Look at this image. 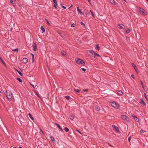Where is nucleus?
Masks as SVG:
<instances>
[{
	"label": "nucleus",
	"instance_id": "obj_54",
	"mask_svg": "<svg viewBox=\"0 0 148 148\" xmlns=\"http://www.w3.org/2000/svg\"><path fill=\"white\" fill-rule=\"evenodd\" d=\"M32 63H34V58H32Z\"/></svg>",
	"mask_w": 148,
	"mask_h": 148
},
{
	"label": "nucleus",
	"instance_id": "obj_27",
	"mask_svg": "<svg viewBox=\"0 0 148 148\" xmlns=\"http://www.w3.org/2000/svg\"><path fill=\"white\" fill-rule=\"evenodd\" d=\"M70 119L71 120H73L74 119V116L71 115H70L69 116Z\"/></svg>",
	"mask_w": 148,
	"mask_h": 148
},
{
	"label": "nucleus",
	"instance_id": "obj_18",
	"mask_svg": "<svg viewBox=\"0 0 148 148\" xmlns=\"http://www.w3.org/2000/svg\"><path fill=\"white\" fill-rule=\"evenodd\" d=\"M61 55L63 56H65L66 54V52L63 50H62L61 52Z\"/></svg>",
	"mask_w": 148,
	"mask_h": 148
},
{
	"label": "nucleus",
	"instance_id": "obj_59",
	"mask_svg": "<svg viewBox=\"0 0 148 148\" xmlns=\"http://www.w3.org/2000/svg\"><path fill=\"white\" fill-rule=\"evenodd\" d=\"M124 0V1H125L126 2V0Z\"/></svg>",
	"mask_w": 148,
	"mask_h": 148
},
{
	"label": "nucleus",
	"instance_id": "obj_55",
	"mask_svg": "<svg viewBox=\"0 0 148 148\" xmlns=\"http://www.w3.org/2000/svg\"><path fill=\"white\" fill-rule=\"evenodd\" d=\"M108 145H110V146L112 147H113V146H112L111 145H110V144L109 143H108Z\"/></svg>",
	"mask_w": 148,
	"mask_h": 148
},
{
	"label": "nucleus",
	"instance_id": "obj_1",
	"mask_svg": "<svg viewBox=\"0 0 148 148\" xmlns=\"http://www.w3.org/2000/svg\"><path fill=\"white\" fill-rule=\"evenodd\" d=\"M6 96L9 101L11 100L12 99L13 95L12 93L10 91H6V93H5Z\"/></svg>",
	"mask_w": 148,
	"mask_h": 148
},
{
	"label": "nucleus",
	"instance_id": "obj_43",
	"mask_svg": "<svg viewBox=\"0 0 148 148\" xmlns=\"http://www.w3.org/2000/svg\"><path fill=\"white\" fill-rule=\"evenodd\" d=\"M80 24L81 25H82L84 26H85V24L83 23L82 22H81Z\"/></svg>",
	"mask_w": 148,
	"mask_h": 148
},
{
	"label": "nucleus",
	"instance_id": "obj_36",
	"mask_svg": "<svg viewBox=\"0 0 148 148\" xmlns=\"http://www.w3.org/2000/svg\"><path fill=\"white\" fill-rule=\"evenodd\" d=\"M90 11L91 12L92 16L93 17V18H94L95 17V15H94V13H93V12L92 11V10H90Z\"/></svg>",
	"mask_w": 148,
	"mask_h": 148
},
{
	"label": "nucleus",
	"instance_id": "obj_48",
	"mask_svg": "<svg viewBox=\"0 0 148 148\" xmlns=\"http://www.w3.org/2000/svg\"><path fill=\"white\" fill-rule=\"evenodd\" d=\"M131 136H130L128 138V141H129V142H130V140H131Z\"/></svg>",
	"mask_w": 148,
	"mask_h": 148
},
{
	"label": "nucleus",
	"instance_id": "obj_35",
	"mask_svg": "<svg viewBox=\"0 0 148 148\" xmlns=\"http://www.w3.org/2000/svg\"><path fill=\"white\" fill-rule=\"evenodd\" d=\"M140 83L141 84V85L142 86L143 88L144 89V86L143 84V82L141 81H140Z\"/></svg>",
	"mask_w": 148,
	"mask_h": 148
},
{
	"label": "nucleus",
	"instance_id": "obj_60",
	"mask_svg": "<svg viewBox=\"0 0 148 148\" xmlns=\"http://www.w3.org/2000/svg\"><path fill=\"white\" fill-rule=\"evenodd\" d=\"M13 148H16V147H14Z\"/></svg>",
	"mask_w": 148,
	"mask_h": 148
},
{
	"label": "nucleus",
	"instance_id": "obj_17",
	"mask_svg": "<svg viewBox=\"0 0 148 148\" xmlns=\"http://www.w3.org/2000/svg\"><path fill=\"white\" fill-rule=\"evenodd\" d=\"M53 3H55V4L53 5V6L56 9H57V1L56 0V1H55L53 0Z\"/></svg>",
	"mask_w": 148,
	"mask_h": 148
},
{
	"label": "nucleus",
	"instance_id": "obj_19",
	"mask_svg": "<svg viewBox=\"0 0 148 148\" xmlns=\"http://www.w3.org/2000/svg\"><path fill=\"white\" fill-rule=\"evenodd\" d=\"M77 10L78 12H79V14H80V15L82 14L83 12H82V11H81V10L79 8V7H77Z\"/></svg>",
	"mask_w": 148,
	"mask_h": 148
},
{
	"label": "nucleus",
	"instance_id": "obj_51",
	"mask_svg": "<svg viewBox=\"0 0 148 148\" xmlns=\"http://www.w3.org/2000/svg\"><path fill=\"white\" fill-rule=\"evenodd\" d=\"M145 132V131H144L143 130H140V132L141 133H144V132Z\"/></svg>",
	"mask_w": 148,
	"mask_h": 148
},
{
	"label": "nucleus",
	"instance_id": "obj_9",
	"mask_svg": "<svg viewBox=\"0 0 148 148\" xmlns=\"http://www.w3.org/2000/svg\"><path fill=\"white\" fill-rule=\"evenodd\" d=\"M33 49L34 51H35L36 50L37 48V45H36V43H34L33 45Z\"/></svg>",
	"mask_w": 148,
	"mask_h": 148
},
{
	"label": "nucleus",
	"instance_id": "obj_29",
	"mask_svg": "<svg viewBox=\"0 0 148 148\" xmlns=\"http://www.w3.org/2000/svg\"><path fill=\"white\" fill-rule=\"evenodd\" d=\"M64 130H65V131H66V132H68L69 131V129L67 127H65L64 128Z\"/></svg>",
	"mask_w": 148,
	"mask_h": 148
},
{
	"label": "nucleus",
	"instance_id": "obj_16",
	"mask_svg": "<svg viewBox=\"0 0 148 148\" xmlns=\"http://www.w3.org/2000/svg\"><path fill=\"white\" fill-rule=\"evenodd\" d=\"M55 124L58 127L60 130L61 131H63V130L62 129V127L61 126H60L58 124H57L56 123H55Z\"/></svg>",
	"mask_w": 148,
	"mask_h": 148
},
{
	"label": "nucleus",
	"instance_id": "obj_49",
	"mask_svg": "<svg viewBox=\"0 0 148 148\" xmlns=\"http://www.w3.org/2000/svg\"><path fill=\"white\" fill-rule=\"evenodd\" d=\"M76 131L78 132H79L80 134H82V133H81V132L80 131H79V130H76Z\"/></svg>",
	"mask_w": 148,
	"mask_h": 148
},
{
	"label": "nucleus",
	"instance_id": "obj_21",
	"mask_svg": "<svg viewBox=\"0 0 148 148\" xmlns=\"http://www.w3.org/2000/svg\"><path fill=\"white\" fill-rule=\"evenodd\" d=\"M40 29L42 30V33H43L45 32V29L42 26H41V27Z\"/></svg>",
	"mask_w": 148,
	"mask_h": 148
},
{
	"label": "nucleus",
	"instance_id": "obj_23",
	"mask_svg": "<svg viewBox=\"0 0 148 148\" xmlns=\"http://www.w3.org/2000/svg\"><path fill=\"white\" fill-rule=\"evenodd\" d=\"M95 108H96V110L97 111H99L100 110V108L98 106H96L95 107Z\"/></svg>",
	"mask_w": 148,
	"mask_h": 148
},
{
	"label": "nucleus",
	"instance_id": "obj_62",
	"mask_svg": "<svg viewBox=\"0 0 148 148\" xmlns=\"http://www.w3.org/2000/svg\"><path fill=\"white\" fill-rule=\"evenodd\" d=\"M0 92H1V91H0Z\"/></svg>",
	"mask_w": 148,
	"mask_h": 148
},
{
	"label": "nucleus",
	"instance_id": "obj_34",
	"mask_svg": "<svg viewBox=\"0 0 148 148\" xmlns=\"http://www.w3.org/2000/svg\"><path fill=\"white\" fill-rule=\"evenodd\" d=\"M130 29L128 28V29L126 30V33L127 34H128L130 32Z\"/></svg>",
	"mask_w": 148,
	"mask_h": 148
},
{
	"label": "nucleus",
	"instance_id": "obj_30",
	"mask_svg": "<svg viewBox=\"0 0 148 148\" xmlns=\"http://www.w3.org/2000/svg\"><path fill=\"white\" fill-rule=\"evenodd\" d=\"M17 79L19 82H22V79H20L18 77H17Z\"/></svg>",
	"mask_w": 148,
	"mask_h": 148
},
{
	"label": "nucleus",
	"instance_id": "obj_38",
	"mask_svg": "<svg viewBox=\"0 0 148 148\" xmlns=\"http://www.w3.org/2000/svg\"><path fill=\"white\" fill-rule=\"evenodd\" d=\"M18 72L20 75L21 76L23 75V74L20 71H18Z\"/></svg>",
	"mask_w": 148,
	"mask_h": 148
},
{
	"label": "nucleus",
	"instance_id": "obj_42",
	"mask_svg": "<svg viewBox=\"0 0 148 148\" xmlns=\"http://www.w3.org/2000/svg\"><path fill=\"white\" fill-rule=\"evenodd\" d=\"M10 3L12 4V5H13L14 6L15 5H14V3H13V1L12 0H11L10 1Z\"/></svg>",
	"mask_w": 148,
	"mask_h": 148
},
{
	"label": "nucleus",
	"instance_id": "obj_39",
	"mask_svg": "<svg viewBox=\"0 0 148 148\" xmlns=\"http://www.w3.org/2000/svg\"><path fill=\"white\" fill-rule=\"evenodd\" d=\"M46 19V21H47V22L48 25H50V24L49 23V21L47 20V19Z\"/></svg>",
	"mask_w": 148,
	"mask_h": 148
},
{
	"label": "nucleus",
	"instance_id": "obj_31",
	"mask_svg": "<svg viewBox=\"0 0 148 148\" xmlns=\"http://www.w3.org/2000/svg\"><path fill=\"white\" fill-rule=\"evenodd\" d=\"M118 93L119 95H122L123 94V92L119 90L118 92Z\"/></svg>",
	"mask_w": 148,
	"mask_h": 148
},
{
	"label": "nucleus",
	"instance_id": "obj_4",
	"mask_svg": "<svg viewBox=\"0 0 148 148\" xmlns=\"http://www.w3.org/2000/svg\"><path fill=\"white\" fill-rule=\"evenodd\" d=\"M139 12L142 15H146L147 12L146 11L143 9L139 8Z\"/></svg>",
	"mask_w": 148,
	"mask_h": 148
},
{
	"label": "nucleus",
	"instance_id": "obj_56",
	"mask_svg": "<svg viewBox=\"0 0 148 148\" xmlns=\"http://www.w3.org/2000/svg\"><path fill=\"white\" fill-rule=\"evenodd\" d=\"M88 2H89V3L90 4V0H88Z\"/></svg>",
	"mask_w": 148,
	"mask_h": 148
},
{
	"label": "nucleus",
	"instance_id": "obj_37",
	"mask_svg": "<svg viewBox=\"0 0 148 148\" xmlns=\"http://www.w3.org/2000/svg\"><path fill=\"white\" fill-rule=\"evenodd\" d=\"M50 138L51 139V140L52 141H53L55 140V138L54 137H53V136H50Z\"/></svg>",
	"mask_w": 148,
	"mask_h": 148
},
{
	"label": "nucleus",
	"instance_id": "obj_3",
	"mask_svg": "<svg viewBox=\"0 0 148 148\" xmlns=\"http://www.w3.org/2000/svg\"><path fill=\"white\" fill-rule=\"evenodd\" d=\"M111 105L112 107L116 109H118L119 108V105L118 103L114 101L112 103Z\"/></svg>",
	"mask_w": 148,
	"mask_h": 148
},
{
	"label": "nucleus",
	"instance_id": "obj_40",
	"mask_svg": "<svg viewBox=\"0 0 148 148\" xmlns=\"http://www.w3.org/2000/svg\"><path fill=\"white\" fill-rule=\"evenodd\" d=\"M81 69L82 71H83L85 72L86 71V69H84V68H82Z\"/></svg>",
	"mask_w": 148,
	"mask_h": 148
},
{
	"label": "nucleus",
	"instance_id": "obj_46",
	"mask_svg": "<svg viewBox=\"0 0 148 148\" xmlns=\"http://www.w3.org/2000/svg\"><path fill=\"white\" fill-rule=\"evenodd\" d=\"M61 6L62 7L64 8V9H66V7H65L63 5H62V4H61Z\"/></svg>",
	"mask_w": 148,
	"mask_h": 148
},
{
	"label": "nucleus",
	"instance_id": "obj_6",
	"mask_svg": "<svg viewBox=\"0 0 148 148\" xmlns=\"http://www.w3.org/2000/svg\"><path fill=\"white\" fill-rule=\"evenodd\" d=\"M4 22L8 25H10V23L11 22V20L10 19H5L3 20Z\"/></svg>",
	"mask_w": 148,
	"mask_h": 148
},
{
	"label": "nucleus",
	"instance_id": "obj_5",
	"mask_svg": "<svg viewBox=\"0 0 148 148\" xmlns=\"http://www.w3.org/2000/svg\"><path fill=\"white\" fill-rule=\"evenodd\" d=\"M121 117L122 119L125 121H129V118L127 116L124 115H121Z\"/></svg>",
	"mask_w": 148,
	"mask_h": 148
},
{
	"label": "nucleus",
	"instance_id": "obj_25",
	"mask_svg": "<svg viewBox=\"0 0 148 148\" xmlns=\"http://www.w3.org/2000/svg\"><path fill=\"white\" fill-rule=\"evenodd\" d=\"M0 61L4 64V65H5V63L4 61L2 60V58L0 57Z\"/></svg>",
	"mask_w": 148,
	"mask_h": 148
},
{
	"label": "nucleus",
	"instance_id": "obj_53",
	"mask_svg": "<svg viewBox=\"0 0 148 148\" xmlns=\"http://www.w3.org/2000/svg\"><path fill=\"white\" fill-rule=\"evenodd\" d=\"M31 54L32 55V58H34V55L32 53H31Z\"/></svg>",
	"mask_w": 148,
	"mask_h": 148
},
{
	"label": "nucleus",
	"instance_id": "obj_58",
	"mask_svg": "<svg viewBox=\"0 0 148 148\" xmlns=\"http://www.w3.org/2000/svg\"><path fill=\"white\" fill-rule=\"evenodd\" d=\"M19 148H22V147H21L19 146Z\"/></svg>",
	"mask_w": 148,
	"mask_h": 148
},
{
	"label": "nucleus",
	"instance_id": "obj_24",
	"mask_svg": "<svg viewBox=\"0 0 148 148\" xmlns=\"http://www.w3.org/2000/svg\"><path fill=\"white\" fill-rule=\"evenodd\" d=\"M89 52L91 54V56H92V55H94L95 53V52L93 51L92 50L90 51H89Z\"/></svg>",
	"mask_w": 148,
	"mask_h": 148
},
{
	"label": "nucleus",
	"instance_id": "obj_33",
	"mask_svg": "<svg viewBox=\"0 0 148 148\" xmlns=\"http://www.w3.org/2000/svg\"><path fill=\"white\" fill-rule=\"evenodd\" d=\"M96 47L98 50H99L100 49V47L99 46V45L97 44L96 45Z\"/></svg>",
	"mask_w": 148,
	"mask_h": 148
},
{
	"label": "nucleus",
	"instance_id": "obj_10",
	"mask_svg": "<svg viewBox=\"0 0 148 148\" xmlns=\"http://www.w3.org/2000/svg\"><path fill=\"white\" fill-rule=\"evenodd\" d=\"M112 127L115 130L116 133H118L119 132V131L118 128L117 127H116L114 125H112Z\"/></svg>",
	"mask_w": 148,
	"mask_h": 148
},
{
	"label": "nucleus",
	"instance_id": "obj_22",
	"mask_svg": "<svg viewBox=\"0 0 148 148\" xmlns=\"http://www.w3.org/2000/svg\"><path fill=\"white\" fill-rule=\"evenodd\" d=\"M74 90L75 91L77 92H80L81 91V90L78 89L74 88Z\"/></svg>",
	"mask_w": 148,
	"mask_h": 148
},
{
	"label": "nucleus",
	"instance_id": "obj_2",
	"mask_svg": "<svg viewBox=\"0 0 148 148\" xmlns=\"http://www.w3.org/2000/svg\"><path fill=\"white\" fill-rule=\"evenodd\" d=\"M75 61L77 63L79 64H85V63L84 60L79 58H76Z\"/></svg>",
	"mask_w": 148,
	"mask_h": 148
},
{
	"label": "nucleus",
	"instance_id": "obj_41",
	"mask_svg": "<svg viewBox=\"0 0 148 148\" xmlns=\"http://www.w3.org/2000/svg\"><path fill=\"white\" fill-rule=\"evenodd\" d=\"M12 51H17V52H18V49L17 48H16L15 49H12Z\"/></svg>",
	"mask_w": 148,
	"mask_h": 148
},
{
	"label": "nucleus",
	"instance_id": "obj_50",
	"mask_svg": "<svg viewBox=\"0 0 148 148\" xmlns=\"http://www.w3.org/2000/svg\"><path fill=\"white\" fill-rule=\"evenodd\" d=\"M84 91H88V89H86L83 90Z\"/></svg>",
	"mask_w": 148,
	"mask_h": 148
},
{
	"label": "nucleus",
	"instance_id": "obj_45",
	"mask_svg": "<svg viewBox=\"0 0 148 148\" xmlns=\"http://www.w3.org/2000/svg\"><path fill=\"white\" fill-rule=\"evenodd\" d=\"M144 95H145V98L147 99V100L148 101V100L147 99V96H146V94L145 93H144Z\"/></svg>",
	"mask_w": 148,
	"mask_h": 148
},
{
	"label": "nucleus",
	"instance_id": "obj_13",
	"mask_svg": "<svg viewBox=\"0 0 148 148\" xmlns=\"http://www.w3.org/2000/svg\"><path fill=\"white\" fill-rule=\"evenodd\" d=\"M140 100V101L139 102L140 103L143 105V106H145L146 105V103L143 100V99H141Z\"/></svg>",
	"mask_w": 148,
	"mask_h": 148
},
{
	"label": "nucleus",
	"instance_id": "obj_28",
	"mask_svg": "<svg viewBox=\"0 0 148 148\" xmlns=\"http://www.w3.org/2000/svg\"><path fill=\"white\" fill-rule=\"evenodd\" d=\"M35 93L36 94V95L40 98V97L39 95V93H38L36 91H34Z\"/></svg>",
	"mask_w": 148,
	"mask_h": 148
},
{
	"label": "nucleus",
	"instance_id": "obj_7",
	"mask_svg": "<svg viewBox=\"0 0 148 148\" xmlns=\"http://www.w3.org/2000/svg\"><path fill=\"white\" fill-rule=\"evenodd\" d=\"M88 14L87 12L84 11L82 14L80 15L81 16V17L83 18L84 17H86Z\"/></svg>",
	"mask_w": 148,
	"mask_h": 148
},
{
	"label": "nucleus",
	"instance_id": "obj_44",
	"mask_svg": "<svg viewBox=\"0 0 148 148\" xmlns=\"http://www.w3.org/2000/svg\"><path fill=\"white\" fill-rule=\"evenodd\" d=\"M75 26V24L74 23H73L71 25V27H74Z\"/></svg>",
	"mask_w": 148,
	"mask_h": 148
},
{
	"label": "nucleus",
	"instance_id": "obj_47",
	"mask_svg": "<svg viewBox=\"0 0 148 148\" xmlns=\"http://www.w3.org/2000/svg\"><path fill=\"white\" fill-rule=\"evenodd\" d=\"M30 85H32V86L33 88H36V86H35V87H34V85H33L32 84H31V83H30Z\"/></svg>",
	"mask_w": 148,
	"mask_h": 148
},
{
	"label": "nucleus",
	"instance_id": "obj_26",
	"mask_svg": "<svg viewBox=\"0 0 148 148\" xmlns=\"http://www.w3.org/2000/svg\"><path fill=\"white\" fill-rule=\"evenodd\" d=\"M28 115L30 117V118L32 119V120H33L34 119V118H33V117L32 114L30 113H29L28 114Z\"/></svg>",
	"mask_w": 148,
	"mask_h": 148
},
{
	"label": "nucleus",
	"instance_id": "obj_52",
	"mask_svg": "<svg viewBox=\"0 0 148 148\" xmlns=\"http://www.w3.org/2000/svg\"><path fill=\"white\" fill-rule=\"evenodd\" d=\"M131 77L133 78V79H135V77L133 75V74H132L131 75Z\"/></svg>",
	"mask_w": 148,
	"mask_h": 148
},
{
	"label": "nucleus",
	"instance_id": "obj_8",
	"mask_svg": "<svg viewBox=\"0 0 148 148\" xmlns=\"http://www.w3.org/2000/svg\"><path fill=\"white\" fill-rule=\"evenodd\" d=\"M132 116L133 117V119L136 121L137 122L139 121V119L136 116L134 115V114H132Z\"/></svg>",
	"mask_w": 148,
	"mask_h": 148
},
{
	"label": "nucleus",
	"instance_id": "obj_14",
	"mask_svg": "<svg viewBox=\"0 0 148 148\" xmlns=\"http://www.w3.org/2000/svg\"><path fill=\"white\" fill-rule=\"evenodd\" d=\"M23 61L24 64H27L28 62V59L26 58H24Z\"/></svg>",
	"mask_w": 148,
	"mask_h": 148
},
{
	"label": "nucleus",
	"instance_id": "obj_12",
	"mask_svg": "<svg viewBox=\"0 0 148 148\" xmlns=\"http://www.w3.org/2000/svg\"><path fill=\"white\" fill-rule=\"evenodd\" d=\"M110 2L114 5H117L118 3L115 1L114 0H109Z\"/></svg>",
	"mask_w": 148,
	"mask_h": 148
},
{
	"label": "nucleus",
	"instance_id": "obj_57",
	"mask_svg": "<svg viewBox=\"0 0 148 148\" xmlns=\"http://www.w3.org/2000/svg\"><path fill=\"white\" fill-rule=\"evenodd\" d=\"M66 21L65 19H63V20L62 21Z\"/></svg>",
	"mask_w": 148,
	"mask_h": 148
},
{
	"label": "nucleus",
	"instance_id": "obj_15",
	"mask_svg": "<svg viewBox=\"0 0 148 148\" xmlns=\"http://www.w3.org/2000/svg\"><path fill=\"white\" fill-rule=\"evenodd\" d=\"M132 65L135 69L136 71L137 72V70H138V69L137 68V66L134 64V63H132Z\"/></svg>",
	"mask_w": 148,
	"mask_h": 148
},
{
	"label": "nucleus",
	"instance_id": "obj_11",
	"mask_svg": "<svg viewBox=\"0 0 148 148\" xmlns=\"http://www.w3.org/2000/svg\"><path fill=\"white\" fill-rule=\"evenodd\" d=\"M118 27L120 29H125V27L124 25L123 24H119L118 25Z\"/></svg>",
	"mask_w": 148,
	"mask_h": 148
},
{
	"label": "nucleus",
	"instance_id": "obj_61",
	"mask_svg": "<svg viewBox=\"0 0 148 148\" xmlns=\"http://www.w3.org/2000/svg\"><path fill=\"white\" fill-rule=\"evenodd\" d=\"M148 2V0H146Z\"/></svg>",
	"mask_w": 148,
	"mask_h": 148
},
{
	"label": "nucleus",
	"instance_id": "obj_20",
	"mask_svg": "<svg viewBox=\"0 0 148 148\" xmlns=\"http://www.w3.org/2000/svg\"><path fill=\"white\" fill-rule=\"evenodd\" d=\"M96 56H97L98 57H101L100 55L99 54H97L95 52V54H94V55H92V56L93 57L95 58Z\"/></svg>",
	"mask_w": 148,
	"mask_h": 148
},
{
	"label": "nucleus",
	"instance_id": "obj_32",
	"mask_svg": "<svg viewBox=\"0 0 148 148\" xmlns=\"http://www.w3.org/2000/svg\"><path fill=\"white\" fill-rule=\"evenodd\" d=\"M65 98L67 100H69L70 99V97L69 95H67L65 96Z\"/></svg>",
	"mask_w": 148,
	"mask_h": 148
}]
</instances>
